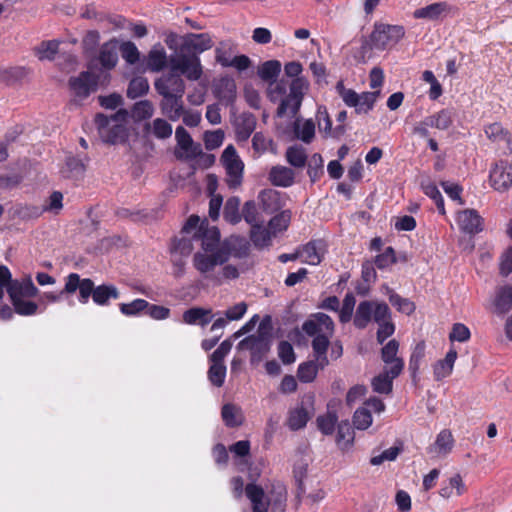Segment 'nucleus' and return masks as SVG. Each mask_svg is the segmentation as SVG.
I'll return each mask as SVG.
<instances>
[{
  "label": "nucleus",
  "mask_w": 512,
  "mask_h": 512,
  "mask_svg": "<svg viewBox=\"0 0 512 512\" xmlns=\"http://www.w3.org/2000/svg\"><path fill=\"white\" fill-rule=\"evenodd\" d=\"M59 42L55 40L44 41L35 48L36 55L40 60H52L58 52Z\"/></svg>",
  "instance_id": "56"
},
{
  "label": "nucleus",
  "mask_w": 512,
  "mask_h": 512,
  "mask_svg": "<svg viewBox=\"0 0 512 512\" xmlns=\"http://www.w3.org/2000/svg\"><path fill=\"white\" fill-rule=\"evenodd\" d=\"M237 50V45L232 40H224L219 42L215 48V60L222 67L227 68L231 59Z\"/></svg>",
  "instance_id": "31"
},
{
  "label": "nucleus",
  "mask_w": 512,
  "mask_h": 512,
  "mask_svg": "<svg viewBox=\"0 0 512 512\" xmlns=\"http://www.w3.org/2000/svg\"><path fill=\"white\" fill-rule=\"evenodd\" d=\"M162 97L163 99L160 102L162 114L171 121L179 120L184 113L183 96L168 95Z\"/></svg>",
  "instance_id": "20"
},
{
  "label": "nucleus",
  "mask_w": 512,
  "mask_h": 512,
  "mask_svg": "<svg viewBox=\"0 0 512 512\" xmlns=\"http://www.w3.org/2000/svg\"><path fill=\"white\" fill-rule=\"evenodd\" d=\"M457 220L460 228L466 233L475 234L483 229V219L474 209H466L459 212Z\"/></svg>",
  "instance_id": "21"
},
{
  "label": "nucleus",
  "mask_w": 512,
  "mask_h": 512,
  "mask_svg": "<svg viewBox=\"0 0 512 512\" xmlns=\"http://www.w3.org/2000/svg\"><path fill=\"white\" fill-rule=\"evenodd\" d=\"M355 303L356 300L354 295L352 293H347L343 299L342 307L338 310L339 320L341 323H347L351 320Z\"/></svg>",
  "instance_id": "59"
},
{
  "label": "nucleus",
  "mask_w": 512,
  "mask_h": 512,
  "mask_svg": "<svg viewBox=\"0 0 512 512\" xmlns=\"http://www.w3.org/2000/svg\"><path fill=\"white\" fill-rule=\"evenodd\" d=\"M259 199L265 211L273 212L279 208V193L273 189L262 190Z\"/></svg>",
  "instance_id": "53"
},
{
  "label": "nucleus",
  "mask_w": 512,
  "mask_h": 512,
  "mask_svg": "<svg viewBox=\"0 0 512 512\" xmlns=\"http://www.w3.org/2000/svg\"><path fill=\"white\" fill-rule=\"evenodd\" d=\"M85 169L86 166L82 159L76 156H69L66 159L62 174L67 178H77L83 175Z\"/></svg>",
  "instance_id": "44"
},
{
  "label": "nucleus",
  "mask_w": 512,
  "mask_h": 512,
  "mask_svg": "<svg viewBox=\"0 0 512 512\" xmlns=\"http://www.w3.org/2000/svg\"><path fill=\"white\" fill-rule=\"evenodd\" d=\"M308 176L312 182H316L323 174V159L318 153L312 155L308 163Z\"/></svg>",
  "instance_id": "64"
},
{
  "label": "nucleus",
  "mask_w": 512,
  "mask_h": 512,
  "mask_svg": "<svg viewBox=\"0 0 512 512\" xmlns=\"http://www.w3.org/2000/svg\"><path fill=\"white\" fill-rule=\"evenodd\" d=\"M388 305L385 302L364 300L361 301L354 315L353 323L358 329H364L373 319L379 322L388 316Z\"/></svg>",
  "instance_id": "4"
},
{
  "label": "nucleus",
  "mask_w": 512,
  "mask_h": 512,
  "mask_svg": "<svg viewBox=\"0 0 512 512\" xmlns=\"http://www.w3.org/2000/svg\"><path fill=\"white\" fill-rule=\"evenodd\" d=\"M269 181L278 187H290L295 181V172L286 166L276 165L270 169Z\"/></svg>",
  "instance_id": "25"
},
{
  "label": "nucleus",
  "mask_w": 512,
  "mask_h": 512,
  "mask_svg": "<svg viewBox=\"0 0 512 512\" xmlns=\"http://www.w3.org/2000/svg\"><path fill=\"white\" fill-rule=\"evenodd\" d=\"M245 493L252 503L253 512H268L269 501L265 500V492L261 486L249 483L245 487Z\"/></svg>",
  "instance_id": "24"
},
{
  "label": "nucleus",
  "mask_w": 512,
  "mask_h": 512,
  "mask_svg": "<svg viewBox=\"0 0 512 512\" xmlns=\"http://www.w3.org/2000/svg\"><path fill=\"white\" fill-rule=\"evenodd\" d=\"M456 359L457 351L455 349H450L443 360L437 361L433 368L435 380L440 381L448 377L453 371Z\"/></svg>",
  "instance_id": "28"
},
{
  "label": "nucleus",
  "mask_w": 512,
  "mask_h": 512,
  "mask_svg": "<svg viewBox=\"0 0 512 512\" xmlns=\"http://www.w3.org/2000/svg\"><path fill=\"white\" fill-rule=\"evenodd\" d=\"M285 157L287 162L295 168H303L307 162L305 148L300 145H293L287 148Z\"/></svg>",
  "instance_id": "41"
},
{
  "label": "nucleus",
  "mask_w": 512,
  "mask_h": 512,
  "mask_svg": "<svg viewBox=\"0 0 512 512\" xmlns=\"http://www.w3.org/2000/svg\"><path fill=\"white\" fill-rule=\"evenodd\" d=\"M148 307V301L137 298L129 303H120L119 310L120 312L127 317H137L142 313H145L146 308Z\"/></svg>",
  "instance_id": "45"
},
{
  "label": "nucleus",
  "mask_w": 512,
  "mask_h": 512,
  "mask_svg": "<svg viewBox=\"0 0 512 512\" xmlns=\"http://www.w3.org/2000/svg\"><path fill=\"white\" fill-rule=\"evenodd\" d=\"M330 341L329 337L325 334H317L316 337L312 340V349L314 353V358L319 361V365L321 369H324L328 364L329 360L327 357V350L329 347Z\"/></svg>",
  "instance_id": "29"
},
{
  "label": "nucleus",
  "mask_w": 512,
  "mask_h": 512,
  "mask_svg": "<svg viewBox=\"0 0 512 512\" xmlns=\"http://www.w3.org/2000/svg\"><path fill=\"white\" fill-rule=\"evenodd\" d=\"M336 442L342 450L352 446L354 442V430L347 420L341 421L337 425Z\"/></svg>",
  "instance_id": "37"
},
{
  "label": "nucleus",
  "mask_w": 512,
  "mask_h": 512,
  "mask_svg": "<svg viewBox=\"0 0 512 512\" xmlns=\"http://www.w3.org/2000/svg\"><path fill=\"white\" fill-rule=\"evenodd\" d=\"M213 41L208 33H189L183 37L181 52L197 55L211 49Z\"/></svg>",
  "instance_id": "11"
},
{
  "label": "nucleus",
  "mask_w": 512,
  "mask_h": 512,
  "mask_svg": "<svg viewBox=\"0 0 512 512\" xmlns=\"http://www.w3.org/2000/svg\"><path fill=\"white\" fill-rule=\"evenodd\" d=\"M291 220V212L284 210L270 219L268 226L271 232L275 235L278 232L286 230Z\"/></svg>",
  "instance_id": "54"
},
{
  "label": "nucleus",
  "mask_w": 512,
  "mask_h": 512,
  "mask_svg": "<svg viewBox=\"0 0 512 512\" xmlns=\"http://www.w3.org/2000/svg\"><path fill=\"white\" fill-rule=\"evenodd\" d=\"M197 252L193 256V265L201 273L207 274L218 265H223L229 260L230 254L225 249H217L215 252Z\"/></svg>",
  "instance_id": "7"
},
{
  "label": "nucleus",
  "mask_w": 512,
  "mask_h": 512,
  "mask_svg": "<svg viewBox=\"0 0 512 512\" xmlns=\"http://www.w3.org/2000/svg\"><path fill=\"white\" fill-rule=\"evenodd\" d=\"M15 313L21 316H32L38 312V304L27 298L11 300Z\"/></svg>",
  "instance_id": "55"
},
{
  "label": "nucleus",
  "mask_w": 512,
  "mask_h": 512,
  "mask_svg": "<svg viewBox=\"0 0 512 512\" xmlns=\"http://www.w3.org/2000/svg\"><path fill=\"white\" fill-rule=\"evenodd\" d=\"M380 92H364L359 95V104L356 106V113H368L373 109Z\"/></svg>",
  "instance_id": "60"
},
{
  "label": "nucleus",
  "mask_w": 512,
  "mask_h": 512,
  "mask_svg": "<svg viewBox=\"0 0 512 512\" xmlns=\"http://www.w3.org/2000/svg\"><path fill=\"white\" fill-rule=\"evenodd\" d=\"M493 313L504 315L512 309V285H502L495 289L492 298Z\"/></svg>",
  "instance_id": "16"
},
{
  "label": "nucleus",
  "mask_w": 512,
  "mask_h": 512,
  "mask_svg": "<svg viewBox=\"0 0 512 512\" xmlns=\"http://www.w3.org/2000/svg\"><path fill=\"white\" fill-rule=\"evenodd\" d=\"M427 118L430 121L428 125L438 130H447L453 124V114L449 109H442Z\"/></svg>",
  "instance_id": "39"
},
{
  "label": "nucleus",
  "mask_w": 512,
  "mask_h": 512,
  "mask_svg": "<svg viewBox=\"0 0 512 512\" xmlns=\"http://www.w3.org/2000/svg\"><path fill=\"white\" fill-rule=\"evenodd\" d=\"M281 71V63L278 60H268L258 67V76L270 85L274 84Z\"/></svg>",
  "instance_id": "35"
},
{
  "label": "nucleus",
  "mask_w": 512,
  "mask_h": 512,
  "mask_svg": "<svg viewBox=\"0 0 512 512\" xmlns=\"http://www.w3.org/2000/svg\"><path fill=\"white\" fill-rule=\"evenodd\" d=\"M208 379L212 385L221 387L225 382L226 377V366L224 364H218L211 362L208 370Z\"/></svg>",
  "instance_id": "58"
},
{
  "label": "nucleus",
  "mask_w": 512,
  "mask_h": 512,
  "mask_svg": "<svg viewBox=\"0 0 512 512\" xmlns=\"http://www.w3.org/2000/svg\"><path fill=\"white\" fill-rule=\"evenodd\" d=\"M127 118L128 112L125 109H119L110 117L101 113L97 114L95 124L102 141L109 144L123 142L127 136L125 126Z\"/></svg>",
  "instance_id": "2"
},
{
  "label": "nucleus",
  "mask_w": 512,
  "mask_h": 512,
  "mask_svg": "<svg viewBox=\"0 0 512 512\" xmlns=\"http://www.w3.org/2000/svg\"><path fill=\"white\" fill-rule=\"evenodd\" d=\"M196 240L192 236L180 234V237H175L171 246V253L179 254L181 256H188L193 250L192 241Z\"/></svg>",
  "instance_id": "48"
},
{
  "label": "nucleus",
  "mask_w": 512,
  "mask_h": 512,
  "mask_svg": "<svg viewBox=\"0 0 512 512\" xmlns=\"http://www.w3.org/2000/svg\"><path fill=\"white\" fill-rule=\"evenodd\" d=\"M319 369H321L319 361L316 359L303 362L298 366V379L302 383H310L316 378Z\"/></svg>",
  "instance_id": "40"
},
{
  "label": "nucleus",
  "mask_w": 512,
  "mask_h": 512,
  "mask_svg": "<svg viewBox=\"0 0 512 512\" xmlns=\"http://www.w3.org/2000/svg\"><path fill=\"white\" fill-rule=\"evenodd\" d=\"M301 103L302 99L299 98V96L292 98V94L289 93L287 96L282 98L276 114L278 117H283L287 112H290L294 116L298 113Z\"/></svg>",
  "instance_id": "49"
},
{
  "label": "nucleus",
  "mask_w": 512,
  "mask_h": 512,
  "mask_svg": "<svg viewBox=\"0 0 512 512\" xmlns=\"http://www.w3.org/2000/svg\"><path fill=\"white\" fill-rule=\"evenodd\" d=\"M10 300L21 298H33L38 295L39 289L34 285L30 276L22 280H12L7 287Z\"/></svg>",
  "instance_id": "14"
},
{
  "label": "nucleus",
  "mask_w": 512,
  "mask_h": 512,
  "mask_svg": "<svg viewBox=\"0 0 512 512\" xmlns=\"http://www.w3.org/2000/svg\"><path fill=\"white\" fill-rule=\"evenodd\" d=\"M182 319L183 322L188 325H199L201 327H205L212 321L213 314L211 309L192 307L184 311Z\"/></svg>",
  "instance_id": "23"
},
{
  "label": "nucleus",
  "mask_w": 512,
  "mask_h": 512,
  "mask_svg": "<svg viewBox=\"0 0 512 512\" xmlns=\"http://www.w3.org/2000/svg\"><path fill=\"white\" fill-rule=\"evenodd\" d=\"M271 230L266 229L261 224L251 227L250 238L252 243L257 248H264L271 243Z\"/></svg>",
  "instance_id": "42"
},
{
  "label": "nucleus",
  "mask_w": 512,
  "mask_h": 512,
  "mask_svg": "<svg viewBox=\"0 0 512 512\" xmlns=\"http://www.w3.org/2000/svg\"><path fill=\"white\" fill-rule=\"evenodd\" d=\"M118 40L113 38L105 42L99 52V61L105 69H112L118 62Z\"/></svg>",
  "instance_id": "27"
},
{
  "label": "nucleus",
  "mask_w": 512,
  "mask_h": 512,
  "mask_svg": "<svg viewBox=\"0 0 512 512\" xmlns=\"http://www.w3.org/2000/svg\"><path fill=\"white\" fill-rule=\"evenodd\" d=\"M378 324V330L376 333V338L379 344H383L384 341L394 334L395 325L391 320V310L388 307V316L383 320L376 322Z\"/></svg>",
  "instance_id": "51"
},
{
  "label": "nucleus",
  "mask_w": 512,
  "mask_h": 512,
  "mask_svg": "<svg viewBox=\"0 0 512 512\" xmlns=\"http://www.w3.org/2000/svg\"><path fill=\"white\" fill-rule=\"evenodd\" d=\"M386 290L391 305L394 306L399 312L404 313L406 315H410L415 311V305L412 301H410L407 298L401 297L399 294L395 293L389 287H386Z\"/></svg>",
  "instance_id": "43"
},
{
  "label": "nucleus",
  "mask_w": 512,
  "mask_h": 512,
  "mask_svg": "<svg viewBox=\"0 0 512 512\" xmlns=\"http://www.w3.org/2000/svg\"><path fill=\"white\" fill-rule=\"evenodd\" d=\"M256 124L257 119L252 113L243 112L237 116L234 122L237 140L247 141L254 132Z\"/></svg>",
  "instance_id": "19"
},
{
  "label": "nucleus",
  "mask_w": 512,
  "mask_h": 512,
  "mask_svg": "<svg viewBox=\"0 0 512 512\" xmlns=\"http://www.w3.org/2000/svg\"><path fill=\"white\" fill-rule=\"evenodd\" d=\"M451 11V7L447 2H435L425 7L416 9L413 12L415 19H425L429 21H437L447 16Z\"/></svg>",
  "instance_id": "18"
},
{
  "label": "nucleus",
  "mask_w": 512,
  "mask_h": 512,
  "mask_svg": "<svg viewBox=\"0 0 512 512\" xmlns=\"http://www.w3.org/2000/svg\"><path fill=\"white\" fill-rule=\"evenodd\" d=\"M221 416L226 426L238 427L243 423V414L239 407L234 404H225L221 410Z\"/></svg>",
  "instance_id": "38"
},
{
  "label": "nucleus",
  "mask_w": 512,
  "mask_h": 512,
  "mask_svg": "<svg viewBox=\"0 0 512 512\" xmlns=\"http://www.w3.org/2000/svg\"><path fill=\"white\" fill-rule=\"evenodd\" d=\"M221 163L226 171V183L230 189L239 187L243 180L244 163L233 145H228L222 155Z\"/></svg>",
  "instance_id": "5"
},
{
  "label": "nucleus",
  "mask_w": 512,
  "mask_h": 512,
  "mask_svg": "<svg viewBox=\"0 0 512 512\" xmlns=\"http://www.w3.org/2000/svg\"><path fill=\"white\" fill-rule=\"evenodd\" d=\"M170 66L172 71H179L192 81L200 79L203 73L199 57L183 52L170 60Z\"/></svg>",
  "instance_id": "6"
},
{
  "label": "nucleus",
  "mask_w": 512,
  "mask_h": 512,
  "mask_svg": "<svg viewBox=\"0 0 512 512\" xmlns=\"http://www.w3.org/2000/svg\"><path fill=\"white\" fill-rule=\"evenodd\" d=\"M70 90L81 99L88 97L97 90L98 76L89 71H83L76 77L69 79Z\"/></svg>",
  "instance_id": "8"
},
{
  "label": "nucleus",
  "mask_w": 512,
  "mask_h": 512,
  "mask_svg": "<svg viewBox=\"0 0 512 512\" xmlns=\"http://www.w3.org/2000/svg\"><path fill=\"white\" fill-rule=\"evenodd\" d=\"M338 421L335 411L328 410L326 414L319 415L316 419L317 427L324 435H332Z\"/></svg>",
  "instance_id": "46"
},
{
  "label": "nucleus",
  "mask_w": 512,
  "mask_h": 512,
  "mask_svg": "<svg viewBox=\"0 0 512 512\" xmlns=\"http://www.w3.org/2000/svg\"><path fill=\"white\" fill-rule=\"evenodd\" d=\"M149 90V83L145 77H135L133 78L127 89V96L131 99H136L145 95Z\"/></svg>",
  "instance_id": "50"
},
{
  "label": "nucleus",
  "mask_w": 512,
  "mask_h": 512,
  "mask_svg": "<svg viewBox=\"0 0 512 512\" xmlns=\"http://www.w3.org/2000/svg\"><path fill=\"white\" fill-rule=\"evenodd\" d=\"M79 290V302L86 304L92 297L93 302L100 306H107L111 299L117 300L120 292L115 285L102 284L95 286L90 278H81L77 273H70L65 278V292L75 293Z\"/></svg>",
  "instance_id": "1"
},
{
  "label": "nucleus",
  "mask_w": 512,
  "mask_h": 512,
  "mask_svg": "<svg viewBox=\"0 0 512 512\" xmlns=\"http://www.w3.org/2000/svg\"><path fill=\"white\" fill-rule=\"evenodd\" d=\"M489 179L495 190L500 192L508 190L512 185V165L506 161H499L491 169Z\"/></svg>",
  "instance_id": "10"
},
{
  "label": "nucleus",
  "mask_w": 512,
  "mask_h": 512,
  "mask_svg": "<svg viewBox=\"0 0 512 512\" xmlns=\"http://www.w3.org/2000/svg\"><path fill=\"white\" fill-rule=\"evenodd\" d=\"M294 137L305 144H310L315 137V124L313 120L296 119L293 123Z\"/></svg>",
  "instance_id": "30"
},
{
  "label": "nucleus",
  "mask_w": 512,
  "mask_h": 512,
  "mask_svg": "<svg viewBox=\"0 0 512 512\" xmlns=\"http://www.w3.org/2000/svg\"><path fill=\"white\" fill-rule=\"evenodd\" d=\"M175 139L177 146L184 151V157L187 159H194L202 154V147L199 143H194L188 131L178 126L175 130Z\"/></svg>",
  "instance_id": "15"
},
{
  "label": "nucleus",
  "mask_w": 512,
  "mask_h": 512,
  "mask_svg": "<svg viewBox=\"0 0 512 512\" xmlns=\"http://www.w3.org/2000/svg\"><path fill=\"white\" fill-rule=\"evenodd\" d=\"M147 131L151 130L152 134L158 139H167L172 135V126L165 119L156 118L153 122L145 125Z\"/></svg>",
  "instance_id": "47"
},
{
  "label": "nucleus",
  "mask_w": 512,
  "mask_h": 512,
  "mask_svg": "<svg viewBox=\"0 0 512 512\" xmlns=\"http://www.w3.org/2000/svg\"><path fill=\"white\" fill-rule=\"evenodd\" d=\"M454 445V439L449 430H442L436 437L432 446L428 448V453L433 456H446L451 452Z\"/></svg>",
  "instance_id": "26"
},
{
  "label": "nucleus",
  "mask_w": 512,
  "mask_h": 512,
  "mask_svg": "<svg viewBox=\"0 0 512 512\" xmlns=\"http://www.w3.org/2000/svg\"><path fill=\"white\" fill-rule=\"evenodd\" d=\"M372 415L367 408H358L353 415V424L358 430H365L372 424Z\"/></svg>",
  "instance_id": "61"
},
{
  "label": "nucleus",
  "mask_w": 512,
  "mask_h": 512,
  "mask_svg": "<svg viewBox=\"0 0 512 512\" xmlns=\"http://www.w3.org/2000/svg\"><path fill=\"white\" fill-rule=\"evenodd\" d=\"M308 406H312L310 398L307 402L302 401L299 406L290 410L287 425L292 431H297L306 426L312 416V411Z\"/></svg>",
  "instance_id": "17"
},
{
  "label": "nucleus",
  "mask_w": 512,
  "mask_h": 512,
  "mask_svg": "<svg viewBox=\"0 0 512 512\" xmlns=\"http://www.w3.org/2000/svg\"><path fill=\"white\" fill-rule=\"evenodd\" d=\"M225 134L223 130L206 131L204 133L205 148L209 151L219 148L224 141Z\"/></svg>",
  "instance_id": "63"
},
{
  "label": "nucleus",
  "mask_w": 512,
  "mask_h": 512,
  "mask_svg": "<svg viewBox=\"0 0 512 512\" xmlns=\"http://www.w3.org/2000/svg\"><path fill=\"white\" fill-rule=\"evenodd\" d=\"M196 240H201V246L205 252H215L218 249L220 232L216 227L206 228L201 231V236Z\"/></svg>",
  "instance_id": "36"
},
{
  "label": "nucleus",
  "mask_w": 512,
  "mask_h": 512,
  "mask_svg": "<svg viewBox=\"0 0 512 512\" xmlns=\"http://www.w3.org/2000/svg\"><path fill=\"white\" fill-rule=\"evenodd\" d=\"M167 65V55L161 44L155 45L148 54L147 66L153 72L163 70Z\"/></svg>",
  "instance_id": "32"
},
{
  "label": "nucleus",
  "mask_w": 512,
  "mask_h": 512,
  "mask_svg": "<svg viewBox=\"0 0 512 512\" xmlns=\"http://www.w3.org/2000/svg\"><path fill=\"white\" fill-rule=\"evenodd\" d=\"M239 349H247L253 357H261L270 349V335L260 328L258 335H250L239 342Z\"/></svg>",
  "instance_id": "12"
},
{
  "label": "nucleus",
  "mask_w": 512,
  "mask_h": 512,
  "mask_svg": "<svg viewBox=\"0 0 512 512\" xmlns=\"http://www.w3.org/2000/svg\"><path fill=\"white\" fill-rule=\"evenodd\" d=\"M217 97L227 104L232 103L236 98V83L232 78L223 77L216 86Z\"/></svg>",
  "instance_id": "34"
},
{
  "label": "nucleus",
  "mask_w": 512,
  "mask_h": 512,
  "mask_svg": "<svg viewBox=\"0 0 512 512\" xmlns=\"http://www.w3.org/2000/svg\"><path fill=\"white\" fill-rule=\"evenodd\" d=\"M324 242L322 240H312L305 244L299 251L300 257L305 263L318 265L322 261L324 254Z\"/></svg>",
  "instance_id": "22"
},
{
  "label": "nucleus",
  "mask_w": 512,
  "mask_h": 512,
  "mask_svg": "<svg viewBox=\"0 0 512 512\" xmlns=\"http://www.w3.org/2000/svg\"><path fill=\"white\" fill-rule=\"evenodd\" d=\"M404 35L405 30L401 25L375 23L369 40L364 41L362 48L364 50H384L396 45L404 37Z\"/></svg>",
  "instance_id": "3"
},
{
  "label": "nucleus",
  "mask_w": 512,
  "mask_h": 512,
  "mask_svg": "<svg viewBox=\"0 0 512 512\" xmlns=\"http://www.w3.org/2000/svg\"><path fill=\"white\" fill-rule=\"evenodd\" d=\"M122 58L130 65L136 64L140 59L137 46L131 41L122 42L119 46Z\"/></svg>",
  "instance_id": "57"
},
{
  "label": "nucleus",
  "mask_w": 512,
  "mask_h": 512,
  "mask_svg": "<svg viewBox=\"0 0 512 512\" xmlns=\"http://www.w3.org/2000/svg\"><path fill=\"white\" fill-rule=\"evenodd\" d=\"M398 376H393L390 369L385 367L383 372L372 379L371 385L375 392L380 394H389L393 388V380Z\"/></svg>",
  "instance_id": "33"
},
{
  "label": "nucleus",
  "mask_w": 512,
  "mask_h": 512,
  "mask_svg": "<svg viewBox=\"0 0 512 512\" xmlns=\"http://www.w3.org/2000/svg\"><path fill=\"white\" fill-rule=\"evenodd\" d=\"M154 107L149 100L136 102L132 108L131 114L135 121H142L152 117Z\"/></svg>",
  "instance_id": "52"
},
{
  "label": "nucleus",
  "mask_w": 512,
  "mask_h": 512,
  "mask_svg": "<svg viewBox=\"0 0 512 512\" xmlns=\"http://www.w3.org/2000/svg\"><path fill=\"white\" fill-rule=\"evenodd\" d=\"M156 91L161 96L177 95L183 96L185 93V83L180 75L171 70L170 73L163 75L154 83Z\"/></svg>",
  "instance_id": "9"
},
{
  "label": "nucleus",
  "mask_w": 512,
  "mask_h": 512,
  "mask_svg": "<svg viewBox=\"0 0 512 512\" xmlns=\"http://www.w3.org/2000/svg\"><path fill=\"white\" fill-rule=\"evenodd\" d=\"M336 91L342 98L343 102L349 107H355L359 104V94L352 89H347L344 86L343 81H339L336 84Z\"/></svg>",
  "instance_id": "62"
},
{
  "label": "nucleus",
  "mask_w": 512,
  "mask_h": 512,
  "mask_svg": "<svg viewBox=\"0 0 512 512\" xmlns=\"http://www.w3.org/2000/svg\"><path fill=\"white\" fill-rule=\"evenodd\" d=\"M398 350L399 342L396 339L390 340L381 349V359L393 376H399L404 368V360L397 357Z\"/></svg>",
  "instance_id": "13"
}]
</instances>
